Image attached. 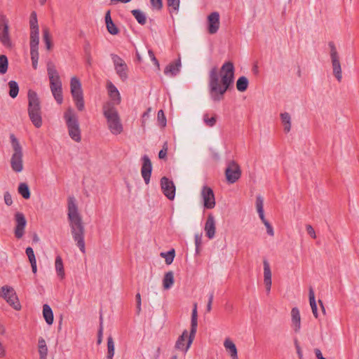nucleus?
<instances>
[{
  "mask_svg": "<svg viewBox=\"0 0 359 359\" xmlns=\"http://www.w3.org/2000/svg\"><path fill=\"white\" fill-rule=\"evenodd\" d=\"M234 66L231 62H224L219 72L213 67L208 74V89L210 97L214 102H219L224 97L227 90L234 81Z\"/></svg>",
  "mask_w": 359,
  "mask_h": 359,
  "instance_id": "nucleus-1",
  "label": "nucleus"
},
{
  "mask_svg": "<svg viewBox=\"0 0 359 359\" xmlns=\"http://www.w3.org/2000/svg\"><path fill=\"white\" fill-rule=\"evenodd\" d=\"M67 217L69 222L72 238L81 252L85 253L86 245L84 241V226L81 216L79 212L76 199L73 196H69L68 198Z\"/></svg>",
  "mask_w": 359,
  "mask_h": 359,
  "instance_id": "nucleus-2",
  "label": "nucleus"
},
{
  "mask_svg": "<svg viewBox=\"0 0 359 359\" xmlns=\"http://www.w3.org/2000/svg\"><path fill=\"white\" fill-rule=\"evenodd\" d=\"M28 98V116L33 125L39 128L41 127L43 121L41 116V107L39 97L37 93L29 90L27 93Z\"/></svg>",
  "mask_w": 359,
  "mask_h": 359,
  "instance_id": "nucleus-3",
  "label": "nucleus"
},
{
  "mask_svg": "<svg viewBox=\"0 0 359 359\" xmlns=\"http://www.w3.org/2000/svg\"><path fill=\"white\" fill-rule=\"evenodd\" d=\"M103 114L107 119L110 132L115 135L121 134L123 127L116 107L110 102L105 103L103 106Z\"/></svg>",
  "mask_w": 359,
  "mask_h": 359,
  "instance_id": "nucleus-4",
  "label": "nucleus"
},
{
  "mask_svg": "<svg viewBox=\"0 0 359 359\" xmlns=\"http://www.w3.org/2000/svg\"><path fill=\"white\" fill-rule=\"evenodd\" d=\"M63 116L69 137L74 142H80L81 140V132L76 114L72 108L69 107L64 113Z\"/></svg>",
  "mask_w": 359,
  "mask_h": 359,
  "instance_id": "nucleus-5",
  "label": "nucleus"
},
{
  "mask_svg": "<svg viewBox=\"0 0 359 359\" xmlns=\"http://www.w3.org/2000/svg\"><path fill=\"white\" fill-rule=\"evenodd\" d=\"M10 139L13 149V153L11 158V166L14 172H20L23 170L22 148L18 140L13 134L10 135Z\"/></svg>",
  "mask_w": 359,
  "mask_h": 359,
  "instance_id": "nucleus-6",
  "label": "nucleus"
},
{
  "mask_svg": "<svg viewBox=\"0 0 359 359\" xmlns=\"http://www.w3.org/2000/svg\"><path fill=\"white\" fill-rule=\"evenodd\" d=\"M70 92L77 109L83 111L85 108V104L81 83L76 76L71 78Z\"/></svg>",
  "mask_w": 359,
  "mask_h": 359,
  "instance_id": "nucleus-7",
  "label": "nucleus"
},
{
  "mask_svg": "<svg viewBox=\"0 0 359 359\" xmlns=\"http://www.w3.org/2000/svg\"><path fill=\"white\" fill-rule=\"evenodd\" d=\"M0 297L15 311H20L21 304L14 288L10 285H4L0 288Z\"/></svg>",
  "mask_w": 359,
  "mask_h": 359,
  "instance_id": "nucleus-8",
  "label": "nucleus"
},
{
  "mask_svg": "<svg viewBox=\"0 0 359 359\" xmlns=\"http://www.w3.org/2000/svg\"><path fill=\"white\" fill-rule=\"evenodd\" d=\"M330 47V57L334 77L339 82L342 80V69L340 62V55L333 42L328 43Z\"/></svg>",
  "mask_w": 359,
  "mask_h": 359,
  "instance_id": "nucleus-9",
  "label": "nucleus"
},
{
  "mask_svg": "<svg viewBox=\"0 0 359 359\" xmlns=\"http://www.w3.org/2000/svg\"><path fill=\"white\" fill-rule=\"evenodd\" d=\"M195 335L196 333H192L191 330L189 333L187 330H184L177 338L175 344V348L186 354L193 343Z\"/></svg>",
  "mask_w": 359,
  "mask_h": 359,
  "instance_id": "nucleus-10",
  "label": "nucleus"
},
{
  "mask_svg": "<svg viewBox=\"0 0 359 359\" xmlns=\"http://www.w3.org/2000/svg\"><path fill=\"white\" fill-rule=\"evenodd\" d=\"M225 176L228 183L233 184L241 177L240 166L234 161H229L226 163Z\"/></svg>",
  "mask_w": 359,
  "mask_h": 359,
  "instance_id": "nucleus-11",
  "label": "nucleus"
},
{
  "mask_svg": "<svg viewBox=\"0 0 359 359\" xmlns=\"http://www.w3.org/2000/svg\"><path fill=\"white\" fill-rule=\"evenodd\" d=\"M0 41L6 47L12 45L9 35L8 20L6 16L0 12Z\"/></svg>",
  "mask_w": 359,
  "mask_h": 359,
  "instance_id": "nucleus-12",
  "label": "nucleus"
},
{
  "mask_svg": "<svg viewBox=\"0 0 359 359\" xmlns=\"http://www.w3.org/2000/svg\"><path fill=\"white\" fill-rule=\"evenodd\" d=\"M111 58L114 63L116 74L122 81L128 79V68L125 61L116 54H111Z\"/></svg>",
  "mask_w": 359,
  "mask_h": 359,
  "instance_id": "nucleus-13",
  "label": "nucleus"
},
{
  "mask_svg": "<svg viewBox=\"0 0 359 359\" xmlns=\"http://www.w3.org/2000/svg\"><path fill=\"white\" fill-rule=\"evenodd\" d=\"M201 196L205 208L212 209L215 208L216 205L215 194L210 187L203 186L201 191Z\"/></svg>",
  "mask_w": 359,
  "mask_h": 359,
  "instance_id": "nucleus-14",
  "label": "nucleus"
},
{
  "mask_svg": "<svg viewBox=\"0 0 359 359\" xmlns=\"http://www.w3.org/2000/svg\"><path fill=\"white\" fill-rule=\"evenodd\" d=\"M15 227L14 229L15 236L20 239L23 237L27 225V220L25 215L20 212L15 214Z\"/></svg>",
  "mask_w": 359,
  "mask_h": 359,
  "instance_id": "nucleus-15",
  "label": "nucleus"
},
{
  "mask_svg": "<svg viewBox=\"0 0 359 359\" xmlns=\"http://www.w3.org/2000/svg\"><path fill=\"white\" fill-rule=\"evenodd\" d=\"M219 13L218 12H212L207 17L208 32L210 34L217 33L219 29Z\"/></svg>",
  "mask_w": 359,
  "mask_h": 359,
  "instance_id": "nucleus-16",
  "label": "nucleus"
},
{
  "mask_svg": "<svg viewBox=\"0 0 359 359\" xmlns=\"http://www.w3.org/2000/svg\"><path fill=\"white\" fill-rule=\"evenodd\" d=\"M142 165L141 175L146 184H149L152 172V164L148 156L144 155L142 157Z\"/></svg>",
  "mask_w": 359,
  "mask_h": 359,
  "instance_id": "nucleus-17",
  "label": "nucleus"
},
{
  "mask_svg": "<svg viewBox=\"0 0 359 359\" xmlns=\"http://www.w3.org/2000/svg\"><path fill=\"white\" fill-rule=\"evenodd\" d=\"M161 189L164 195L169 199L173 200L175 196V187L172 181L163 177L161 180Z\"/></svg>",
  "mask_w": 359,
  "mask_h": 359,
  "instance_id": "nucleus-18",
  "label": "nucleus"
},
{
  "mask_svg": "<svg viewBox=\"0 0 359 359\" xmlns=\"http://www.w3.org/2000/svg\"><path fill=\"white\" fill-rule=\"evenodd\" d=\"M204 230L206 236L209 239H212L215 236L216 226L215 221L212 215H209L205 224Z\"/></svg>",
  "mask_w": 359,
  "mask_h": 359,
  "instance_id": "nucleus-19",
  "label": "nucleus"
},
{
  "mask_svg": "<svg viewBox=\"0 0 359 359\" xmlns=\"http://www.w3.org/2000/svg\"><path fill=\"white\" fill-rule=\"evenodd\" d=\"M109 96L111 100L109 102L114 106V104H118L121 102V95L117 88L111 83L108 82L107 85Z\"/></svg>",
  "mask_w": 359,
  "mask_h": 359,
  "instance_id": "nucleus-20",
  "label": "nucleus"
},
{
  "mask_svg": "<svg viewBox=\"0 0 359 359\" xmlns=\"http://www.w3.org/2000/svg\"><path fill=\"white\" fill-rule=\"evenodd\" d=\"M224 347L231 359H239L237 348L230 338H226L224 341Z\"/></svg>",
  "mask_w": 359,
  "mask_h": 359,
  "instance_id": "nucleus-21",
  "label": "nucleus"
},
{
  "mask_svg": "<svg viewBox=\"0 0 359 359\" xmlns=\"http://www.w3.org/2000/svg\"><path fill=\"white\" fill-rule=\"evenodd\" d=\"M292 327L295 332H299L301 329V316L299 309L294 307L291 310Z\"/></svg>",
  "mask_w": 359,
  "mask_h": 359,
  "instance_id": "nucleus-22",
  "label": "nucleus"
},
{
  "mask_svg": "<svg viewBox=\"0 0 359 359\" xmlns=\"http://www.w3.org/2000/svg\"><path fill=\"white\" fill-rule=\"evenodd\" d=\"M181 60L179 58L173 63L169 64L164 70V74L167 76H176L180 71Z\"/></svg>",
  "mask_w": 359,
  "mask_h": 359,
  "instance_id": "nucleus-23",
  "label": "nucleus"
},
{
  "mask_svg": "<svg viewBox=\"0 0 359 359\" xmlns=\"http://www.w3.org/2000/svg\"><path fill=\"white\" fill-rule=\"evenodd\" d=\"M55 269L59 279L63 280L65 277V272L62 257L57 255L55 260Z\"/></svg>",
  "mask_w": 359,
  "mask_h": 359,
  "instance_id": "nucleus-24",
  "label": "nucleus"
},
{
  "mask_svg": "<svg viewBox=\"0 0 359 359\" xmlns=\"http://www.w3.org/2000/svg\"><path fill=\"white\" fill-rule=\"evenodd\" d=\"M43 317L48 325L53 323V313L48 304H46L43 306Z\"/></svg>",
  "mask_w": 359,
  "mask_h": 359,
  "instance_id": "nucleus-25",
  "label": "nucleus"
},
{
  "mask_svg": "<svg viewBox=\"0 0 359 359\" xmlns=\"http://www.w3.org/2000/svg\"><path fill=\"white\" fill-rule=\"evenodd\" d=\"M280 119L283 126L285 133H287L291 130V116L287 112H283L280 114Z\"/></svg>",
  "mask_w": 359,
  "mask_h": 359,
  "instance_id": "nucleus-26",
  "label": "nucleus"
},
{
  "mask_svg": "<svg viewBox=\"0 0 359 359\" xmlns=\"http://www.w3.org/2000/svg\"><path fill=\"white\" fill-rule=\"evenodd\" d=\"M174 284V273L172 271H168L163 278V287L165 290L170 289Z\"/></svg>",
  "mask_w": 359,
  "mask_h": 359,
  "instance_id": "nucleus-27",
  "label": "nucleus"
},
{
  "mask_svg": "<svg viewBox=\"0 0 359 359\" xmlns=\"http://www.w3.org/2000/svg\"><path fill=\"white\" fill-rule=\"evenodd\" d=\"M197 304H194L191 313V330L192 333H196L198 326Z\"/></svg>",
  "mask_w": 359,
  "mask_h": 359,
  "instance_id": "nucleus-28",
  "label": "nucleus"
},
{
  "mask_svg": "<svg viewBox=\"0 0 359 359\" xmlns=\"http://www.w3.org/2000/svg\"><path fill=\"white\" fill-rule=\"evenodd\" d=\"M263 266H264V283H272L271 280V271L269 262L266 259H264L263 261Z\"/></svg>",
  "mask_w": 359,
  "mask_h": 359,
  "instance_id": "nucleus-29",
  "label": "nucleus"
},
{
  "mask_svg": "<svg viewBox=\"0 0 359 359\" xmlns=\"http://www.w3.org/2000/svg\"><path fill=\"white\" fill-rule=\"evenodd\" d=\"M309 303H310V306H311V308L312 310V313L316 318H318V314L316 302V299H315V294H314V291H313V288H311V287L309 289Z\"/></svg>",
  "mask_w": 359,
  "mask_h": 359,
  "instance_id": "nucleus-30",
  "label": "nucleus"
},
{
  "mask_svg": "<svg viewBox=\"0 0 359 359\" xmlns=\"http://www.w3.org/2000/svg\"><path fill=\"white\" fill-rule=\"evenodd\" d=\"M131 13L139 24L143 25L146 23L147 16L143 11L139 9H135L133 10Z\"/></svg>",
  "mask_w": 359,
  "mask_h": 359,
  "instance_id": "nucleus-31",
  "label": "nucleus"
},
{
  "mask_svg": "<svg viewBox=\"0 0 359 359\" xmlns=\"http://www.w3.org/2000/svg\"><path fill=\"white\" fill-rule=\"evenodd\" d=\"M249 81L247 77L242 76L236 81V88L240 92H244L248 87Z\"/></svg>",
  "mask_w": 359,
  "mask_h": 359,
  "instance_id": "nucleus-32",
  "label": "nucleus"
},
{
  "mask_svg": "<svg viewBox=\"0 0 359 359\" xmlns=\"http://www.w3.org/2000/svg\"><path fill=\"white\" fill-rule=\"evenodd\" d=\"M256 208L260 219H264V217H265L264 210V199L261 196H257L256 198Z\"/></svg>",
  "mask_w": 359,
  "mask_h": 359,
  "instance_id": "nucleus-33",
  "label": "nucleus"
},
{
  "mask_svg": "<svg viewBox=\"0 0 359 359\" xmlns=\"http://www.w3.org/2000/svg\"><path fill=\"white\" fill-rule=\"evenodd\" d=\"M39 29H31L30 32V47L39 46Z\"/></svg>",
  "mask_w": 359,
  "mask_h": 359,
  "instance_id": "nucleus-34",
  "label": "nucleus"
},
{
  "mask_svg": "<svg viewBox=\"0 0 359 359\" xmlns=\"http://www.w3.org/2000/svg\"><path fill=\"white\" fill-rule=\"evenodd\" d=\"M115 345L113 338L110 336L107 338V359H113L114 355Z\"/></svg>",
  "mask_w": 359,
  "mask_h": 359,
  "instance_id": "nucleus-35",
  "label": "nucleus"
},
{
  "mask_svg": "<svg viewBox=\"0 0 359 359\" xmlns=\"http://www.w3.org/2000/svg\"><path fill=\"white\" fill-rule=\"evenodd\" d=\"M8 86H9V95L12 98L16 97L19 93V86H18V83L15 81H10L8 82Z\"/></svg>",
  "mask_w": 359,
  "mask_h": 359,
  "instance_id": "nucleus-36",
  "label": "nucleus"
},
{
  "mask_svg": "<svg viewBox=\"0 0 359 359\" xmlns=\"http://www.w3.org/2000/svg\"><path fill=\"white\" fill-rule=\"evenodd\" d=\"M18 193L25 199L30 197V191L26 183H20L18 186Z\"/></svg>",
  "mask_w": 359,
  "mask_h": 359,
  "instance_id": "nucleus-37",
  "label": "nucleus"
},
{
  "mask_svg": "<svg viewBox=\"0 0 359 359\" xmlns=\"http://www.w3.org/2000/svg\"><path fill=\"white\" fill-rule=\"evenodd\" d=\"M47 72L49 80L60 79L59 74L52 63L48 64Z\"/></svg>",
  "mask_w": 359,
  "mask_h": 359,
  "instance_id": "nucleus-38",
  "label": "nucleus"
},
{
  "mask_svg": "<svg viewBox=\"0 0 359 359\" xmlns=\"http://www.w3.org/2000/svg\"><path fill=\"white\" fill-rule=\"evenodd\" d=\"M161 256L165 259V262L167 264H170L175 258V252L174 249H171L168 252H161Z\"/></svg>",
  "mask_w": 359,
  "mask_h": 359,
  "instance_id": "nucleus-39",
  "label": "nucleus"
},
{
  "mask_svg": "<svg viewBox=\"0 0 359 359\" xmlns=\"http://www.w3.org/2000/svg\"><path fill=\"white\" fill-rule=\"evenodd\" d=\"M50 91L55 101L61 104L63 102L62 88L51 89Z\"/></svg>",
  "mask_w": 359,
  "mask_h": 359,
  "instance_id": "nucleus-40",
  "label": "nucleus"
},
{
  "mask_svg": "<svg viewBox=\"0 0 359 359\" xmlns=\"http://www.w3.org/2000/svg\"><path fill=\"white\" fill-rule=\"evenodd\" d=\"M8 62L5 55H0V74H4L8 70Z\"/></svg>",
  "mask_w": 359,
  "mask_h": 359,
  "instance_id": "nucleus-41",
  "label": "nucleus"
},
{
  "mask_svg": "<svg viewBox=\"0 0 359 359\" xmlns=\"http://www.w3.org/2000/svg\"><path fill=\"white\" fill-rule=\"evenodd\" d=\"M39 353L41 355H48V348L46 346V341L43 338L40 337L38 343Z\"/></svg>",
  "mask_w": 359,
  "mask_h": 359,
  "instance_id": "nucleus-42",
  "label": "nucleus"
},
{
  "mask_svg": "<svg viewBox=\"0 0 359 359\" xmlns=\"http://www.w3.org/2000/svg\"><path fill=\"white\" fill-rule=\"evenodd\" d=\"M180 0H168V6L170 8V12L178 13L180 8Z\"/></svg>",
  "mask_w": 359,
  "mask_h": 359,
  "instance_id": "nucleus-43",
  "label": "nucleus"
},
{
  "mask_svg": "<svg viewBox=\"0 0 359 359\" xmlns=\"http://www.w3.org/2000/svg\"><path fill=\"white\" fill-rule=\"evenodd\" d=\"M203 120L205 126L208 127H213L216 123L215 116L209 117L208 114H204Z\"/></svg>",
  "mask_w": 359,
  "mask_h": 359,
  "instance_id": "nucleus-44",
  "label": "nucleus"
},
{
  "mask_svg": "<svg viewBox=\"0 0 359 359\" xmlns=\"http://www.w3.org/2000/svg\"><path fill=\"white\" fill-rule=\"evenodd\" d=\"M30 29H38V20L36 13L35 12H32L30 16L29 20Z\"/></svg>",
  "mask_w": 359,
  "mask_h": 359,
  "instance_id": "nucleus-45",
  "label": "nucleus"
},
{
  "mask_svg": "<svg viewBox=\"0 0 359 359\" xmlns=\"http://www.w3.org/2000/svg\"><path fill=\"white\" fill-rule=\"evenodd\" d=\"M261 221L266 226L267 234L270 236H274V230H273V226L269 222V221L265 217H264V219H261Z\"/></svg>",
  "mask_w": 359,
  "mask_h": 359,
  "instance_id": "nucleus-46",
  "label": "nucleus"
},
{
  "mask_svg": "<svg viewBox=\"0 0 359 359\" xmlns=\"http://www.w3.org/2000/svg\"><path fill=\"white\" fill-rule=\"evenodd\" d=\"M157 119L161 126L165 127L166 126V118L163 110L158 111Z\"/></svg>",
  "mask_w": 359,
  "mask_h": 359,
  "instance_id": "nucleus-47",
  "label": "nucleus"
},
{
  "mask_svg": "<svg viewBox=\"0 0 359 359\" xmlns=\"http://www.w3.org/2000/svg\"><path fill=\"white\" fill-rule=\"evenodd\" d=\"M107 31L112 35H116L118 33V29L116 27L113 22H110L106 25Z\"/></svg>",
  "mask_w": 359,
  "mask_h": 359,
  "instance_id": "nucleus-48",
  "label": "nucleus"
},
{
  "mask_svg": "<svg viewBox=\"0 0 359 359\" xmlns=\"http://www.w3.org/2000/svg\"><path fill=\"white\" fill-rule=\"evenodd\" d=\"M25 252L30 263L36 262L34 250L31 247H27Z\"/></svg>",
  "mask_w": 359,
  "mask_h": 359,
  "instance_id": "nucleus-49",
  "label": "nucleus"
},
{
  "mask_svg": "<svg viewBox=\"0 0 359 359\" xmlns=\"http://www.w3.org/2000/svg\"><path fill=\"white\" fill-rule=\"evenodd\" d=\"M50 81V88L51 89H55V88H62V81L60 79H52Z\"/></svg>",
  "mask_w": 359,
  "mask_h": 359,
  "instance_id": "nucleus-50",
  "label": "nucleus"
},
{
  "mask_svg": "<svg viewBox=\"0 0 359 359\" xmlns=\"http://www.w3.org/2000/svg\"><path fill=\"white\" fill-rule=\"evenodd\" d=\"M39 46L30 47V55L32 60H39Z\"/></svg>",
  "mask_w": 359,
  "mask_h": 359,
  "instance_id": "nucleus-51",
  "label": "nucleus"
},
{
  "mask_svg": "<svg viewBox=\"0 0 359 359\" xmlns=\"http://www.w3.org/2000/svg\"><path fill=\"white\" fill-rule=\"evenodd\" d=\"M102 335H103V325H102V317L100 316V325L98 330L97 334V344H100L102 341Z\"/></svg>",
  "mask_w": 359,
  "mask_h": 359,
  "instance_id": "nucleus-52",
  "label": "nucleus"
},
{
  "mask_svg": "<svg viewBox=\"0 0 359 359\" xmlns=\"http://www.w3.org/2000/svg\"><path fill=\"white\" fill-rule=\"evenodd\" d=\"M167 151H168V144H167V142H165L163 146V149L158 153L159 158H161V159L165 158L166 156H167Z\"/></svg>",
  "mask_w": 359,
  "mask_h": 359,
  "instance_id": "nucleus-53",
  "label": "nucleus"
},
{
  "mask_svg": "<svg viewBox=\"0 0 359 359\" xmlns=\"http://www.w3.org/2000/svg\"><path fill=\"white\" fill-rule=\"evenodd\" d=\"M151 4L154 8L161 10L163 7L162 0H151Z\"/></svg>",
  "mask_w": 359,
  "mask_h": 359,
  "instance_id": "nucleus-54",
  "label": "nucleus"
},
{
  "mask_svg": "<svg viewBox=\"0 0 359 359\" xmlns=\"http://www.w3.org/2000/svg\"><path fill=\"white\" fill-rule=\"evenodd\" d=\"M43 39L44 42L51 41V36L48 28L43 29Z\"/></svg>",
  "mask_w": 359,
  "mask_h": 359,
  "instance_id": "nucleus-55",
  "label": "nucleus"
},
{
  "mask_svg": "<svg viewBox=\"0 0 359 359\" xmlns=\"http://www.w3.org/2000/svg\"><path fill=\"white\" fill-rule=\"evenodd\" d=\"M306 231L308 233V234L313 238H316V231L314 230V229L312 227L311 225L310 224H307L306 226Z\"/></svg>",
  "mask_w": 359,
  "mask_h": 359,
  "instance_id": "nucleus-56",
  "label": "nucleus"
},
{
  "mask_svg": "<svg viewBox=\"0 0 359 359\" xmlns=\"http://www.w3.org/2000/svg\"><path fill=\"white\" fill-rule=\"evenodd\" d=\"M201 244V236L196 234L195 236V245H196V252L198 253L199 252V247Z\"/></svg>",
  "mask_w": 359,
  "mask_h": 359,
  "instance_id": "nucleus-57",
  "label": "nucleus"
},
{
  "mask_svg": "<svg viewBox=\"0 0 359 359\" xmlns=\"http://www.w3.org/2000/svg\"><path fill=\"white\" fill-rule=\"evenodd\" d=\"M148 54H149V57L151 58V61L154 62V64L156 67H159V62L157 60V59L156 58L154 52L151 50H148Z\"/></svg>",
  "mask_w": 359,
  "mask_h": 359,
  "instance_id": "nucleus-58",
  "label": "nucleus"
},
{
  "mask_svg": "<svg viewBox=\"0 0 359 359\" xmlns=\"http://www.w3.org/2000/svg\"><path fill=\"white\" fill-rule=\"evenodd\" d=\"M4 201L7 205H11L13 203V200L11 194L8 192L4 194Z\"/></svg>",
  "mask_w": 359,
  "mask_h": 359,
  "instance_id": "nucleus-59",
  "label": "nucleus"
},
{
  "mask_svg": "<svg viewBox=\"0 0 359 359\" xmlns=\"http://www.w3.org/2000/svg\"><path fill=\"white\" fill-rule=\"evenodd\" d=\"M213 298H214V295H213V293L212 292L209 294V297H208V302L207 304V311L208 312H210L212 310V304Z\"/></svg>",
  "mask_w": 359,
  "mask_h": 359,
  "instance_id": "nucleus-60",
  "label": "nucleus"
},
{
  "mask_svg": "<svg viewBox=\"0 0 359 359\" xmlns=\"http://www.w3.org/2000/svg\"><path fill=\"white\" fill-rule=\"evenodd\" d=\"M6 355V351L4 346L1 342H0V358L5 357Z\"/></svg>",
  "mask_w": 359,
  "mask_h": 359,
  "instance_id": "nucleus-61",
  "label": "nucleus"
},
{
  "mask_svg": "<svg viewBox=\"0 0 359 359\" xmlns=\"http://www.w3.org/2000/svg\"><path fill=\"white\" fill-rule=\"evenodd\" d=\"M315 354L318 359H326L318 348L315 349Z\"/></svg>",
  "mask_w": 359,
  "mask_h": 359,
  "instance_id": "nucleus-62",
  "label": "nucleus"
},
{
  "mask_svg": "<svg viewBox=\"0 0 359 359\" xmlns=\"http://www.w3.org/2000/svg\"><path fill=\"white\" fill-rule=\"evenodd\" d=\"M110 22H113L111 18L110 11H108L105 14V23L106 25L110 23Z\"/></svg>",
  "mask_w": 359,
  "mask_h": 359,
  "instance_id": "nucleus-63",
  "label": "nucleus"
},
{
  "mask_svg": "<svg viewBox=\"0 0 359 359\" xmlns=\"http://www.w3.org/2000/svg\"><path fill=\"white\" fill-rule=\"evenodd\" d=\"M266 288V294H269L271 289L272 283L268 282V283H264Z\"/></svg>",
  "mask_w": 359,
  "mask_h": 359,
  "instance_id": "nucleus-64",
  "label": "nucleus"
}]
</instances>
